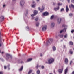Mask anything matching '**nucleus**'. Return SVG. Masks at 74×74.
Wrapping results in <instances>:
<instances>
[{"label": "nucleus", "mask_w": 74, "mask_h": 74, "mask_svg": "<svg viewBox=\"0 0 74 74\" xmlns=\"http://www.w3.org/2000/svg\"><path fill=\"white\" fill-rule=\"evenodd\" d=\"M25 2L24 1V0H21L20 1V5L21 7H23L25 4Z\"/></svg>", "instance_id": "obj_1"}, {"label": "nucleus", "mask_w": 74, "mask_h": 74, "mask_svg": "<svg viewBox=\"0 0 74 74\" xmlns=\"http://www.w3.org/2000/svg\"><path fill=\"white\" fill-rule=\"evenodd\" d=\"M48 62L49 64L52 63L54 62V59L51 58L48 60Z\"/></svg>", "instance_id": "obj_2"}, {"label": "nucleus", "mask_w": 74, "mask_h": 74, "mask_svg": "<svg viewBox=\"0 0 74 74\" xmlns=\"http://www.w3.org/2000/svg\"><path fill=\"white\" fill-rule=\"evenodd\" d=\"M62 22V18H58L57 19V23L58 24H60Z\"/></svg>", "instance_id": "obj_3"}, {"label": "nucleus", "mask_w": 74, "mask_h": 74, "mask_svg": "<svg viewBox=\"0 0 74 74\" xmlns=\"http://www.w3.org/2000/svg\"><path fill=\"white\" fill-rule=\"evenodd\" d=\"M47 26L45 25L42 28V31L44 32V31H45L47 30Z\"/></svg>", "instance_id": "obj_4"}, {"label": "nucleus", "mask_w": 74, "mask_h": 74, "mask_svg": "<svg viewBox=\"0 0 74 74\" xmlns=\"http://www.w3.org/2000/svg\"><path fill=\"white\" fill-rule=\"evenodd\" d=\"M9 57H10L11 58H12V56H11L10 55L8 54H6V57L7 58H6L7 60H8L9 59Z\"/></svg>", "instance_id": "obj_5"}, {"label": "nucleus", "mask_w": 74, "mask_h": 74, "mask_svg": "<svg viewBox=\"0 0 74 74\" xmlns=\"http://www.w3.org/2000/svg\"><path fill=\"white\" fill-rule=\"evenodd\" d=\"M66 30H67V28H65L63 30L60 31V33H62V32H66Z\"/></svg>", "instance_id": "obj_6"}, {"label": "nucleus", "mask_w": 74, "mask_h": 74, "mask_svg": "<svg viewBox=\"0 0 74 74\" xmlns=\"http://www.w3.org/2000/svg\"><path fill=\"white\" fill-rule=\"evenodd\" d=\"M43 15L44 16H48L49 15V13L48 12H45L43 13Z\"/></svg>", "instance_id": "obj_7"}, {"label": "nucleus", "mask_w": 74, "mask_h": 74, "mask_svg": "<svg viewBox=\"0 0 74 74\" xmlns=\"http://www.w3.org/2000/svg\"><path fill=\"white\" fill-rule=\"evenodd\" d=\"M68 63H69V60H68V59L67 58H66L65 59V63L67 64Z\"/></svg>", "instance_id": "obj_8"}, {"label": "nucleus", "mask_w": 74, "mask_h": 74, "mask_svg": "<svg viewBox=\"0 0 74 74\" xmlns=\"http://www.w3.org/2000/svg\"><path fill=\"white\" fill-rule=\"evenodd\" d=\"M4 20V16H1L0 17V21H3Z\"/></svg>", "instance_id": "obj_9"}, {"label": "nucleus", "mask_w": 74, "mask_h": 74, "mask_svg": "<svg viewBox=\"0 0 74 74\" xmlns=\"http://www.w3.org/2000/svg\"><path fill=\"white\" fill-rule=\"evenodd\" d=\"M51 27L52 28H53V27H55V23L52 22L51 23Z\"/></svg>", "instance_id": "obj_10"}, {"label": "nucleus", "mask_w": 74, "mask_h": 74, "mask_svg": "<svg viewBox=\"0 0 74 74\" xmlns=\"http://www.w3.org/2000/svg\"><path fill=\"white\" fill-rule=\"evenodd\" d=\"M63 5V4L62 3H58V9H59V6H60L61 5Z\"/></svg>", "instance_id": "obj_11"}, {"label": "nucleus", "mask_w": 74, "mask_h": 74, "mask_svg": "<svg viewBox=\"0 0 74 74\" xmlns=\"http://www.w3.org/2000/svg\"><path fill=\"white\" fill-rule=\"evenodd\" d=\"M38 13V11L37 10H35L34 11V14H33L32 15H37V13Z\"/></svg>", "instance_id": "obj_12"}, {"label": "nucleus", "mask_w": 74, "mask_h": 74, "mask_svg": "<svg viewBox=\"0 0 74 74\" xmlns=\"http://www.w3.org/2000/svg\"><path fill=\"white\" fill-rule=\"evenodd\" d=\"M66 12H68L69 11V8H68V6H66Z\"/></svg>", "instance_id": "obj_13"}, {"label": "nucleus", "mask_w": 74, "mask_h": 74, "mask_svg": "<svg viewBox=\"0 0 74 74\" xmlns=\"http://www.w3.org/2000/svg\"><path fill=\"white\" fill-rule=\"evenodd\" d=\"M63 69H60L58 71L59 73H62V72H63Z\"/></svg>", "instance_id": "obj_14"}, {"label": "nucleus", "mask_w": 74, "mask_h": 74, "mask_svg": "<svg viewBox=\"0 0 74 74\" xmlns=\"http://www.w3.org/2000/svg\"><path fill=\"white\" fill-rule=\"evenodd\" d=\"M69 8H71V7L72 8H74V5L73 4H71V6L69 5Z\"/></svg>", "instance_id": "obj_15"}, {"label": "nucleus", "mask_w": 74, "mask_h": 74, "mask_svg": "<svg viewBox=\"0 0 74 74\" xmlns=\"http://www.w3.org/2000/svg\"><path fill=\"white\" fill-rule=\"evenodd\" d=\"M0 47H1L2 44H3V42H1V38L0 37Z\"/></svg>", "instance_id": "obj_16"}, {"label": "nucleus", "mask_w": 74, "mask_h": 74, "mask_svg": "<svg viewBox=\"0 0 74 74\" xmlns=\"http://www.w3.org/2000/svg\"><path fill=\"white\" fill-rule=\"evenodd\" d=\"M44 8H45V7H44V6H42V8L41 9V10H40V12H42V11H44Z\"/></svg>", "instance_id": "obj_17"}, {"label": "nucleus", "mask_w": 74, "mask_h": 74, "mask_svg": "<svg viewBox=\"0 0 74 74\" xmlns=\"http://www.w3.org/2000/svg\"><path fill=\"white\" fill-rule=\"evenodd\" d=\"M52 41L53 40L52 39H50L49 40V43H52Z\"/></svg>", "instance_id": "obj_18"}, {"label": "nucleus", "mask_w": 74, "mask_h": 74, "mask_svg": "<svg viewBox=\"0 0 74 74\" xmlns=\"http://www.w3.org/2000/svg\"><path fill=\"white\" fill-rule=\"evenodd\" d=\"M23 66H22L21 67V68L19 69V71H22L23 70Z\"/></svg>", "instance_id": "obj_19"}, {"label": "nucleus", "mask_w": 74, "mask_h": 74, "mask_svg": "<svg viewBox=\"0 0 74 74\" xmlns=\"http://www.w3.org/2000/svg\"><path fill=\"white\" fill-rule=\"evenodd\" d=\"M58 36L59 37H60V38H62L63 37V34H58Z\"/></svg>", "instance_id": "obj_20"}, {"label": "nucleus", "mask_w": 74, "mask_h": 74, "mask_svg": "<svg viewBox=\"0 0 74 74\" xmlns=\"http://www.w3.org/2000/svg\"><path fill=\"white\" fill-rule=\"evenodd\" d=\"M68 70V67H67L66 68L65 70V74H67V70Z\"/></svg>", "instance_id": "obj_21"}, {"label": "nucleus", "mask_w": 74, "mask_h": 74, "mask_svg": "<svg viewBox=\"0 0 74 74\" xmlns=\"http://www.w3.org/2000/svg\"><path fill=\"white\" fill-rule=\"evenodd\" d=\"M69 45H73V43L72 41L69 42Z\"/></svg>", "instance_id": "obj_22"}, {"label": "nucleus", "mask_w": 74, "mask_h": 74, "mask_svg": "<svg viewBox=\"0 0 74 74\" xmlns=\"http://www.w3.org/2000/svg\"><path fill=\"white\" fill-rule=\"evenodd\" d=\"M34 14H32L31 15V16L32 17V19H34Z\"/></svg>", "instance_id": "obj_23"}, {"label": "nucleus", "mask_w": 74, "mask_h": 74, "mask_svg": "<svg viewBox=\"0 0 74 74\" xmlns=\"http://www.w3.org/2000/svg\"><path fill=\"white\" fill-rule=\"evenodd\" d=\"M53 51H56V47L55 46L53 47Z\"/></svg>", "instance_id": "obj_24"}, {"label": "nucleus", "mask_w": 74, "mask_h": 74, "mask_svg": "<svg viewBox=\"0 0 74 74\" xmlns=\"http://www.w3.org/2000/svg\"><path fill=\"white\" fill-rule=\"evenodd\" d=\"M64 8H62L61 9L60 12H62L63 11H64Z\"/></svg>", "instance_id": "obj_25"}, {"label": "nucleus", "mask_w": 74, "mask_h": 74, "mask_svg": "<svg viewBox=\"0 0 74 74\" xmlns=\"http://www.w3.org/2000/svg\"><path fill=\"white\" fill-rule=\"evenodd\" d=\"M50 44H51V43L49 42V41H48V42H47L46 43V44L47 45H49Z\"/></svg>", "instance_id": "obj_26"}, {"label": "nucleus", "mask_w": 74, "mask_h": 74, "mask_svg": "<svg viewBox=\"0 0 74 74\" xmlns=\"http://www.w3.org/2000/svg\"><path fill=\"white\" fill-rule=\"evenodd\" d=\"M37 74H40V70H38L37 71Z\"/></svg>", "instance_id": "obj_27"}, {"label": "nucleus", "mask_w": 74, "mask_h": 74, "mask_svg": "<svg viewBox=\"0 0 74 74\" xmlns=\"http://www.w3.org/2000/svg\"><path fill=\"white\" fill-rule=\"evenodd\" d=\"M32 60V58H29L27 59V62H30Z\"/></svg>", "instance_id": "obj_28"}, {"label": "nucleus", "mask_w": 74, "mask_h": 74, "mask_svg": "<svg viewBox=\"0 0 74 74\" xmlns=\"http://www.w3.org/2000/svg\"><path fill=\"white\" fill-rule=\"evenodd\" d=\"M36 26L37 27L39 26V23H36Z\"/></svg>", "instance_id": "obj_29"}, {"label": "nucleus", "mask_w": 74, "mask_h": 74, "mask_svg": "<svg viewBox=\"0 0 74 74\" xmlns=\"http://www.w3.org/2000/svg\"><path fill=\"white\" fill-rule=\"evenodd\" d=\"M27 14H28V10H26V13L25 14L26 16H27Z\"/></svg>", "instance_id": "obj_30"}, {"label": "nucleus", "mask_w": 74, "mask_h": 74, "mask_svg": "<svg viewBox=\"0 0 74 74\" xmlns=\"http://www.w3.org/2000/svg\"><path fill=\"white\" fill-rule=\"evenodd\" d=\"M58 10H59L58 9V8H54V10H55V11H57Z\"/></svg>", "instance_id": "obj_31"}, {"label": "nucleus", "mask_w": 74, "mask_h": 74, "mask_svg": "<svg viewBox=\"0 0 74 74\" xmlns=\"http://www.w3.org/2000/svg\"><path fill=\"white\" fill-rule=\"evenodd\" d=\"M32 72V70H30L28 72V74H30V73Z\"/></svg>", "instance_id": "obj_32"}, {"label": "nucleus", "mask_w": 74, "mask_h": 74, "mask_svg": "<svg viewBox=\"0 0 74 74\" xmlns=\"http://www.w3.org/2000/svg\"><path fill=\"white\" fill-rule=\"evenodd\" d=\"M53 18H54V15H53L51 16V19H53Z\"/></svg>", "instance_id": "obj_33"}, {"label": "nucleus", "mask_w": 74, "mask_h": 74, "mask_svg": "<svg viewBox=\"0 0 74 74\" xmlns=\"http://www.w3.org/2000/svg\"><path fill=\"white\" fill-rule=\"evenodd\" d=\"M67 37V34H66V35H65L64 36V38H66Z\"/></svg>", "instance_id": "obj_34"}, {"label": "nucleus", "mask_w": 74, "mask_h": 74, "mask_svg": "<svg viewBox=\"0 0 74 74\" xmlns=\"http://www.w3.org/2000/svg\"><path fill=\"white\" fill-rule=\"evenodd\" d=\"M38 17H36L35 18V21H38Z\"/></svg>", "instance_id": "obj_35"}, {"label": "nucleus", "mask_w": 74, "mask_h": 74, "mask_svg": "<svg viewBox=\"0 0 74 74\" xmlns=\"http://www.w3.org/2000/svg\"><path fill=\"white\" fill-rule=\"evenodd\" d=\"M55 37H56V38L57 39V38H58L59 37L57 35H56Z\"/></svg>", "instance_id": "obj_36"}, {"label": "nucleus", "mask_w": 74, "mask_h": 74, "mask_svg": "<svg viewBox=\"0 0 74 74\" xmlns=\"http://www.w3.org/2000/svg\"><path fill=\"white\" fill-rule=\"evenodd\" d=\"M69 16H71V17H72V16H73V14L71 13L69 14Z\"/></svg>", "instance_id": "obj_37"}, {"label": "nucleus", "mask_w": 74, "mask_h": 74, "mask_svg": "<svg viewBox=\"0 0 74 74\" xmlns=\"http://www.w3.org/2000/svg\"><path fill=\"white\" fill-rule=\"evenodd\" d=\"M32 7H33V8H34L35 7V5H33L32 6Z\"/></svg>", "instance_id": "obj_38"}, {"label": "nucleus", "mask_w": 74, "mask_h": 74, "mask_svg": "<svg viewBox=\"0 0 74 74\" xmlns=\"http://www.w3.org/2000/svg\"><path fill=\"white\" fill-rule=\"evenodd\" d=\"M38 10H39V11H40V10H41V8L39 7L38 8Z\"/></svg>", "instance_id": "obj_39"}, {"label": "nucleus", "mask_w": 74, "mask_h": 74, "mask_svg": "<svg viewBox=\"0 0 74 74\" xmlns=\"http://www.w3.org/2000/svg\"><path fill=\"white\" fill-rule=\"evenodd\" d=\"M70 54H73V51L70 50Z\"/></svg>", "instance_id": "obj_40"}, {"label": "nucleus", "mask_w": 74, "mask_h": 74, "mask_svg": "<svg viewBox=\"0 0 74 74\" xmlns=\"http://www.w3.org/2000/svg\"><path fill=\"white\" fill-rule=\"evenodd\" d=\"M72 63H73V61H71L70 62V65H71Z\"/></svg>", "instance_id": "obj_41"}, {"label": "nucleus", "mask_w": 74, "mask_h": 74, "mask_svg": "<svg viewBox=\"0 0 74 74\" xmlns=\"http://www.w3.org/2000/svg\"><path fill=\"white\" fill-rule=\"evenodd\" d=\"M4 74V73L2 71H0V74Z\"/></svg>", "instance_id": "obj_42"}, {"label": "nucleus", "mask_w": 74, "mask_h": 74, "mask_svg": "<svg viewBox=\"0 0 74 74\" xmlns=\"http://www.w3.org/2000/svg\"><path fill=\"white\" fill-rule=\"evenodd\" d=\"M41 68L42 69H44V66H42Z\"/></svg>", "instance_id": "obj_43"}, {"label": "nucleus", "mask_w": 74, "mask_h": 74, "mask_svg": "<svg viewBox=\"0 0 74 74\" xmlns=\"http://www.w3.org/2000/svg\"><path fill=\"white\" fill-rule=\"evenodd\" d=\"M71 32L72 33H73L74 32V30H72L71 31Z\"/></svg>", "instance_id": "obj_44"}, {"label": "nucleus", "mask_w": 74, "mask_h": 74, "mask_svg": "<svg viewBox=\"0 0 74 74\" xmlns=\"http://www.w3.org/2000/svg\"><path fill=\"white\" fill-rule=\"evenodd\" d=\"M71 2L73 3H74V0H71Z\"/></svg>", "instance_id": "obj_45"}, {"label": "nucleus", "mask_w": 74, "mask_h": 74, "mask_svg": "<svg viewBox=\"0 0 74 74\" xmlns=\"http://www.w3.org/2000/svg\"><path fill=\"white\" fill-rule=\"evenodd\" d=\"M26 28L27 29H28V30H29V27H27Z\"/></svg>", "instance_id": "obj_46"}, {"label": "nucleus", "mask_w": 74, "mask_h": 74, "mask_svg": "<svg viewBox=\"0 0 74 74\" xmlns=\"http://www.w3.org/2000/svg\"><path fill=\"white\" fill-rule=\"evenodd\" d=\"M5 6H6V5H3V7L4 8V7H5Z\"/></svg>", "instance_id": "obj_47"}, {"label": "nucleus", "mask_w": 74, "mask_h": 74, "mask_svg": "<svg viewBox=\"0 0 74 74\" xmlns=\"http://www.w3.org/2000/svg\"><path fill=\"white\" fill-rule=\"evenodd\" d=\"M65 25H64V24H63V25H62V27H65Z\"/></svg>", "instance_id": "obj_48"}, {"label": "nucleus", "mask_w": 74, "mask_h": 74, "mask_svg": "<svg viewBox=\"0 0 74 74\" xmlns=\"http://www.w3.org/2000/svg\"><path fill=\"white\" fill-rule=\"evenodd\" d=\"M7 67L8 68H9V67H10V65H8Z\"/></svg>", "instance_id": "obj_49"}, {"label": "nucleus", "mask_w": 74, "mask_h": 74, "mask_svg": "<svg viewBox=\"0 0 74 74\" xmlns=\"http://www.w3.org/2000/svg\"><path fill=\"white\" fill-rule=\"evenodd\" d=\"M40 56H41V57H42V54H40Z\"/></svg>", "instance_id": "obj_50"}, {"label": "nucleus", "mask_w": 74, "mask_h": 74, "mask_svg": "<svg viewBox=\"0 0 74 74\" xmlns=\"http://www.w3.org/2000/svg\"><path fill=\"white\" fill-rule=\"evenodd\" d=\"M7 69V67L5 66H4V69Z\"/></svg>", "instance_id": "obj_51"}, {"label": "nucleus", "mask_w": 74, "mask_h": 74, "mask_svg": "<svg viewBox=\"0 0 74 74\" xmlns=\"http://www.w3.org/2000/svg\"><path fill=\"white\" fill-rule=\"evenodd\" d=\"M36 1L37 2H40V0H37Z\"/></svg>", "instance_id": "obj_52"}, {"label": "nucleus", "mask_w": 74, "mask_h": 74, "mask_svg": "<svg viewBox=\"0 0 74 74\" xmlns=\"http://www.w3.org/2000/svg\"><path fill=\"white\" fill-rule=\"evenodd\" d=\"M56 3H53V5H56Z\"/></svg>", "instance_id": "obj_53"}, {"label": "nucleus", "mask_w": 74, "mask_h": 74, "mask_svg": "<svg viewBox=\"0 0 74 74\" xmlns=\"http://www.w3.org/2000/svg\"><path fill=\"white\" fill-rule=\"evenodd\" d=\"M21 63H23V61H22L21 62Z\"/></svg>", "instance_id": "obj_54"}, {"label": "nucleus", "mask_w": 74, "mask_h": 74, "mask_svg": "<svg viewBox=\"0 0 74 74\" xmlns=\"http://www.w3.org/2000/svg\"><path fill=\"white\" fill-rule=\"evenodd\" d=\"M67 1L69 3H70V0H67Z\"/></svg>", "instance_id": "obj_55"}, {"label": "nucleus", "mask_w": 74, "mask_h": 74, "mask_svg": "<svg viewBox=\"0 0 74 74\" xmlns=\"http://www.w3.org/2000/svg\"><path fill=\"white\" fill-rule=\"evenodd\" d=\"M72 74H74V71L72 72Z\"/></svg>", "instance_id": "obj_56"}, {"label": "nucleus", "mask_w": 74, "mask_h": 74, "mask_svg": "<svg viewBox=\"0 0 74 74\" xmlns=\"http://www.w3.org/2000/svg\"><path fill=\"white\" fill-rule=\"evenodd\" d=\"M64 48H66V46L64 45Z\"/></svg>", "instance_id": "obj_57"}, {"label": "nucleus", "mask_w": 74, "mask_h": 74, "mask_svg": "<svg viewBox=\"0 0 74 74\" xmlns=\"http://www.w3.org/2000/svg\"><path fill=\"white\" fill-rule=\"evenodd\" d=\"M38 65H37L36 66V68H37V69H38Z\"/></svg>", "instance_id": "obj_58"}, {"label": "nucleus", "mask_w": 74, "mask_h": 74, "mask_svg": "<svg viewBox=\"0 0 74 74\" xmlns=\"http://www.w3.org/2000/svg\"><path fill=\"white\" fill-rule=\"evenodd\" d=\"M1 53H2V54H3V53H4V52H1Z\"/></svg>", "instance_id": "obj_59"}, {"label": "nucleus", "mask_w": 74, "mask_h": 74, "mask_svg": "<svg viewBox=\"0 0 74 74\" xmlns=\"http://www.w3.org/2000/svg\"><path fill=\"white\" fill-rule=\"evenodd\" d=\"M35 3V2H34V1H33V4H34V3Z\"/></svg>", "instance_id": "obj_60"}, {"label": "nucleus", "mask_w": 74, "mask_h": 74, "mask_svg": "<svg viewBox=\"0 0 74 74\" xmlns=\"http://www.w3.org/2000/svg\"><path fill=\"white\" fill-rule=\"evenodd\" d=\"M13 1H16V0H13Z\"/></svg>", "instance_id": "obj_61"}, {"label": "nucleus", "mask_w": 74, "mask_h": 74, "mask_svg": "<svg viewBox=\"0 0 74 74\" xmlns=\"http://www.w3.org/2000/svg\"><path fill=\"white\" fill-rule=\"evenodd\" d=\"M2 61H4V60H3V59H2Z\"/></svg>", "instance_id": "obj_62"}, {"label": "nucleus", "mask_w": 74, "mask_h": 74, "mask_svg": "<svg viewBox=\"0 0 74 74\" xmlns=\"http://www.w3.org/2000/svg\"><path fill=\"white\" fill-rule=\"evenodd\" d=\"M60 0V1H62L63 2V0Z\"/></svg>", "instance_id": "obj_63"}, {"label": "nucleus", "mask_w": 74, "mask_h": 74, "mask_svg": "<svg viewBox=\"0 0 74 74\" xmlns=\"http://www.w3.org/2000/svg\"><path fill=\"white\" fill-rule=\"evenodd\" d=\"M10 69L9 68H8V70H10Z\"/></svg>", "instance_id": "obj_64"}]
</instances>
